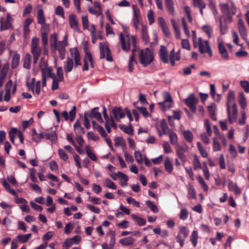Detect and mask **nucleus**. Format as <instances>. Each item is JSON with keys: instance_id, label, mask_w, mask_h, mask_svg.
Listing matches in <instances>:
<instances>
[{"instance_id": "obj_1", "label": "nucleus", "mask_w": 249, "mask_h": 249, "mask_svg": "<svg viewBox=\"0 0 249 249\" xmlns=\"http://www.w3.org/2000/svg\"><path fill=\"white\" fill-rule=\"evenodd\" d=\"M227 110L229 122L232 124L236 121L237 110L235 103L234 92L232 90L229 91L227 96Z\"/></svg>"}, {"instance_id": "obj_2", "label": "nucleus", "mask_w": 249, "mask_h": 249, "mask_svg": "<svg viewBox=\"0 0 249 249\" xmlns=\"http://www.w3.org/2000/svg\"><path fill=\"white\" fill-rule=\"evenodd\" d=\"M120 39L121 43L122 49L125 51H128L130 50V46L132 44V53H135L136 50V39L134 36H130L127 35L124 36L122 33L120 35Z\"/></svg>"}, {"instance_id": "obj_3", "label": "nucleus", "mask_w": 249, "mask_h": 249, "mask_svg": "<svg viewBox=\"0 0 249 249\" xmlns=\"http://www.w3.org/2000/svg\"><path fill=\"white\" fill-rule=\"evenodd\" d=\"M154 60V55L149 48L141 50L139 53V62L142 66L146 67L150 65Z\"/></svg>"}, {"instance_id": "obj_4", "label": "nucleus", "mask_w": 249, "mask_h": 249, "mask_svg": "<svg viewBox=\"0 0 249 249\" xmlns=\"http://www.w3.org/2000/svg\"><path fill=\"white\" fill-rule=\"evenodd\" d=\"M83 48L85 53V55L84 57V63L82 70L83 71H85L88 70L89 65H90L91 67H93V62L91 54L89 50L88 41H85L83 43Z\"/></svg>"}, {"instance_id": "obj_5", "label": "nucleus", "mask_w": 249, "mask_h": 249, "mask_svg": "<svg viewBox=\"0 0 249 249\" xmlns=\"http://www.w3.org/2000/svg\"><path fill=\"white\" fill-rule=\"evenodd\" d=\"M39 38L36 36L32 38L31 51L33 56L34 64H36L41 53V49L38 45Z\"/></svg>"}, {"instance_id": "obj_6", "label": "nucleus", "mask_w": 249, "mask_h": 249, "mask_svg": "<svg viewBox=\"0 0 249 249\" xmlns=\"http://www.w3.org/2000/svg\"><path fill=\"white\" fill-rule=\"evenodd\" d=\"M68 45L67 36L65 35L63 41H58L55 48H53L51 50L53 51H58L59 57L63 60L65 57L66 47Z\"/></svg>"}, {"instance_id": "obj_7", "label": "nucleus", "mask_w": 249, "mask_h": 249, "mask_svg": "<svg viewBox=\"0 0 249 249\" xmlns=\"http://www.w3.org/2000/svg\"><path fill=\"white\" fill-rule=\"evenodd\" d=\"M100 59L106 58V60L109 62L113 61L111 56L110 50L107 43L100 42L99 43Z\"/></svg>"}, {"instance_id": "obj_8", "label": "nucleus", "mask_w": 249, "mask_h": 249, "mask_svg": "<svg viewBox=\"0 0 249 249\" xmlns=\"http://www.w3.org/2000/svg\"><path fill=\"white\" fill-rule=\"evenodd\" d=\"M219 7L224 15H234L236 13V7L232 1H231L230 4L221 3L219 4Z\"/></svg>"}, {"instance_id": "obj_9", "label": "nucleus", "mask_w": 249, "mask_h": 249, "mask_svg": "<svg viewBox=\"0 0 249 249\" xmlns=\"http://www.w3.org/2000/svg\"><path fill=\"white\" fill-rule=\"evenodd\" d=\"M198 47L199 51L201 53H207L210 56L212 55V51L211 50L209 42L207 40H203L199 37L198 39Z\"/></svg>"}, {"instance_id": "obj_10", "label": "nucleus", "mask_w": 249, "mask_h": 249, "mask_svg": "<svg viewBox=\"0 0 249 249\" xmlns=\"http://www.w3.org/2000/svg\"><path fill=\"white\" fill-rule=\"evenodd\" d=\"M13 18L8 14L7 15L6 18H2L0 21V30H5L10 29L12 25Z\"/></svg>"}, {"instance_id": "obj_11", "label": "nucleus", "mask_w": 249, "mask_h": 249, "mask_svg": "<svg viewBox=\"0 0 249 249\" xmlns=\"http://www.w3.org/2000/svg\"><path fill=\"white\" fill-rule=\"evenodd\" d=\"M188 146L185 144L183 146H178L176 149L177 154L181 161L184 163L187 161L186 156L184 153L188 151Z\"/></svg>"}, {"instance_id": "obj_12", "label": "nucleus", "mask_w": 249, "mask_h": 249, "mask_svg": "<svg viewBox=\"0 0 249 249\" xmlns=\"http://www.w3.org/2000/svg\"><path fill=\"white\" fill-rule=\"evenodd\" d=\"M197 100L193 94H191L185 100L186 104L189 107L190 109L195 112L196 110V104Z\"/></svg>"}, {"instance_id": "obj_13", "label": "nucleus", "mask_w": 249, "mask_h": 249, "mask_svg": "<svg viewBox=\"0 0 249 249\" xmlns=\"http://www.w3.org/2000/svg\"><path fill=\"white\" fill-rule=\"evenodd\" d=\"M76 111V106H73L71 110L69 112V115L66 111H64L62 113V116L64 118L65 120H70V122H72L75 117Z\"/></svg>"}, {"instance_id": "obj_14", "label": "nucleus", "mask_w": 249, "mask_h": 249, "mask_svg": "<svg viewBox=\"0 0 249 249\" xmlns=\"http://www.w3.org/2000/svg\"><path fill=\"white\" fill-rule=\"evenodd\" d=\"M164 101L160 103L159 105L160 107L163 105L165 107L170 108L172 107V99L170 94L168 92H164L163 93Z\"/></svg>"}, {"instance_id": "obj_15", "label": "nucleus", "mask_w": 249, "mask_h": 249, "mask_svg": "<svg viewBox=\"0 0 249 249\" xmlns=\"http://www.w3.org/2000/svg\"><path fill=\"white\" fill-rule=\"evenodd\" d=\"M98 109L99 108L98 107L92 108L89 115V117L91 118H95L99 123H103L104 121L101 113L98 111Z\"/></svg>"}, {"instance_id": "obj_16", "label": "nucleus", "mask_w": 249, "mask_h": 249, "mask_svg": "<svg viewBox=\"0 0 249 249\" xmlns=\"http://www.w3.org/2000/svg\"><path fill=\"white\" fill-rule=\"evenodd\" d=\"M159 55L160 60L163 63L166 64L168 63L169 59L168 57L167 50L165 46H160Z\"/></svg>"}, {"instance_id": "obj_17", "label": "nucleus", "mask_w": 249, "mask_h": 249, "mask_svg": "<svg viewBox=\"0 0 249 249\" xmlns=\"http://www.w3.org/2000/svg\"><path fill=\"white\" fill-rule=\"evenodd\" d=\"M238 28L241 36L243 39L246 40L247 37V33L244 23L241 19L238 21Z\"/></svg>"}, {"instance_id": "obj_18", "label": "nucleus", "mask_w": 249, "mask_h": 249, "mask_svg": "<svg viewBox=\"0 0 249 249\" xmlns=\"http://www.w3.org/2000/svg\"><path fill=\"white\" fill-rule=\"evenodd\" d=\"M112 112L115 119L117 121L124 117L125 114L123 110L120 107H115L112 110Z\"/></svg>"}, {"instance_id": "obj_19", "label": "nucleus", "mask_w": 249, "mask_h": 249, "mask_svg": "<svg viewBox=\"0 0 249 249\" xmlns=\"http://www.w3.org/2000/svg\"><path fill=\"white\" fill-rule=\"evenodd\" d=\"M135 240L131 236L127 237L123 239H121L119 242L123 246H130L134 245Z\"/></svg>"}, {"instance_id": "obj_20", "label": "nucleus", "mask_w": 249, "mask_h": 249, "mask_svg": "<svg viewBox=\"0 0 249 249\" xmlns=\"http://www.w3.org/2000/svg\"><path fill=\"white\" fill-rule=\"evenodd\" d=\"M78 244V235H75L72 238L67 239L64 243L66 249H68L73 244Z\"/></svg>"}, {"instance_id": "obj_21", "label": "nucleus", "mask_w": 249, "mask_h": 249, "mask_svg": "<svg viewBox=\"0 0 249 249\" xmlns=\"http://www.w3.org/2000/svg\"><path fill=\"white\" fill-rule=\"evenodd\" d=\"M132 7L133 10V22H140V19L141 18V14L140 10L139 9L138 7L135 5H133Z\"/></svg>"}, {"instance_id": "obj_22", "label": "nucleus", "mask_w": 249, "mask_h": 249, "mask_svg": "<svg viewBox=\"0 0 249 249\" xmlns=\"http://www.w3.org/2000/svg\"><path fill=\"white\" fill-rule=\"evenodd\" d=\"M218 49L219 53L222 57L226 60L228 59L229 54L228 53V52L226 49L225 48V46L221 42L218 43Z\"/></svg>"}, {"instance_id": "obj_23", "label": "nucleus", "mask_w": 249, "mask_h": 249, "mask_svg": "<svg viewBox=\"0 0 249 249\" xmlns=\"http://www.w3.org/2000/svg\"><path fill=\"white\" fill-rule=\"evenodd\" d=\"M165 5L168 12L174 15L175 14V8L173 0H165Z\"/></svg>"}, {"instance_id": "obj_24", "label": "nucleus", "mask_w": 249, "mask_h": 249, "mask_svg": "<svg viewBox=\"0 0 249 249\" xmlns=\"http://www.w3.org/2000/svg\"><path fill=\"white\" fill-rule=\"evenodd\" d=\"M228 187L230 191L234 192L236 195H240L241 193V190L238 187L237 184L233 183L231 180H229Z\"/></svg>"}, {"instance_id": "obj_25", "label": "nucleus", "mask_w": 249, "mask_h": 249, "mask_svg": "<svg viewBox=\"0 0 249 249\" xmlns=\"http://www.w3.org/2000/svg\"><path fill=\"white\" fill-rule=\"evenodd\" d=\"M141 36L142 40L147 43L149 41V36L147 32V28L145 25H142L141 29Z\"/></svg>"}, {"instance_id": "obj_26", "label": "nucleus", "mask_w": 249, "mask_h": 249, "mask_svg": "<svg viewBox=\"0 0 249 249\" xmlns=\"http://www.w3.org/2000/svg\"><path fill=\"white\" fill-rule=\"evenodd\" d=\"M73 67V60L72 59L68 58L64 62V68L65 72H70Z\"/></svg>"}, {"instance_id": "obj_27", "label": "nucleus", "mask_w": 249, "mask_h": 249, "mask_svg": "<svg viewBox=\"0 0 249 249\" xmlns=\"http://www.w3.org/2000/svg\"><path fill=\"white\" fill-rule=\"evenodd\" d=\"M85 151L88 155V156L92 160L96 161L97 160V158L95 154L93 153L92 150L90 147V146L89 145H86L85 147Z\"/></svg>"}, {"instance_id": "obj_28", "label": "nucleus", "mask_w": 249, "mask_h": 249, "mask_svg": "<svg viewBox=\"0 0 249 249\" xmlns=\"http://www.w3.org/2000/svg\"><path fill=\"white\" fill-rule=\"evenodd\" d=\"M164 165L166 172L171 173L173 171V166L169 157L165 158Z\"/></svg>"}, {"instance_id": "obj_29", "label": "nucleus", "mask_w": 249, "mask_h": 249, "mask_svg": "<svg viewBox=\"0 0 249 249\" xmlns=\"http://www.w3.org/2000/svg\"><path fill=\"white\" fill-rule=\"evenodd\" d=\"M20 60V55L19 54H15L12 58L11 68L15 69L18 67L19 65Z\"/></svg>"}, {"instance_id": "obj_30", "label": "nucleus", "mask_w": 249, "mask_h": 249, "mask_svg": "<svg viewBox=\"0 0 249 249\" xmlns=\"http://www.w3.org/2000/svg\"><path fill=\"white\" fill-rule=\"evenodd\" d=\"M131 217L136 223H137V224L139 225L140 226H143L146 223V221L145 219L142 217H139L136 214H131Z\"/></svg>"}, {"instance_id": "obj_31", "label": "nucleus", "mask_w": 249, "mask_h": 249, "mask_svg": "<svg viewBox=\"0 0 249 249\" xmlns=\"http://www.w3.org/2000/svg\"><path fill=\"white\" fill-rule=\"evenodd\" d=\"M57 35L56 33L52 34L50 36V47L52 49L53 48H55L56 44H58V41H57Z\"/></svg>"}, {"instance_id": "obj_32", "label": "nucleus", "mask_w": 249, "mask_h": 249, "mask_svg": "<svg viewBox=\"0 0 249 249\" xmlns=\"http://www.w3.org/2000/svg\"><path fill=\"white\" fill-rule=\"evenodd\" d=\"M220 31L222 35L226 34L228 32V27L226 23L223 22L222 20V17L219 18Z\"/></svg>"}, {"instance_id": "obj_33", "label": "nucleus", "mask_w": 249, "mask_h": 249, "mask_svg": "<svg viewBox=\"0 0 249 249\" xmlns=\"http://www.w3.org/2000/svg\"><path fill=\"white\" fill-rule=\"evenodd\" d=\"M182 134L185 139L189 142H192L193 141V135L189 130H183L182 131Z\"/></svg>"}, {"instance_id": "obj_34", "label": "nucleus", "mask_w": 249, "mask_h": 249, "mask_svg": "<svg viewBox=\"0 0 249 249\" xmlns=\"http://www.w3.org/2000/svg\"><path fill=\"white\" fill-rule=\"evenodd\" d=\"M119 127L125 133L129 135H133V130L131 125L129 126H125L124 124H119Z\"/></svg>"}, {"instance_id": "obj_35", "label": "nucleus", "mask_w": 249, "mask_h": 249, "mask_svg": "<svg viewBox=\"0 0 249 249\" xmlns=\"http://www.w3.org/2000/svg\"><path fill=\"white\" fill-rule=\"evenodd\" d=\"M136 64V61L135 59V53H132V55L130 57L128 62V71L132 72L133 70L134 65Z\"/></svg>"}, {"instance_id": "obj_36", "label": "nucleus", "mask_w": 249, "mask_h": 249, "mask_svg": "<svg viewBox=\"0 0 249 249\" xmlns=\"http://www.w3.org/2000/svg\"><path fill=\"white\" fill-rule=\"evenodd\" d=\"M238 101L242 108L244 109L247 105L246 100L243 92H241L238 95Z\"/></svg>"}, {"instance_id": "obj_37", "label": "nucleus", "mask_w": 249, "mask_h": 249, "mask_svg": "<svg viewBox=\"0 0 249 249\" xmlns=\"http://www.w3.org/2000/svg\"><path fill=\"white\" fill-rule=\"evenodd\" d=\"M187 190L188 198L189 199L195 198L196 197V193L193 186L191 185H188Z\"/></svg>"}, {"instance_id": "obj_38", "label": "nucleus", "mask_w": 249, "mask_h": 249, "mask_svg": "<svg viewBox=\"0 0 249 249\" xmlns=\"http://www.w3.org/2000/svg\"><path fill=\"white\" fill-rule=\"evenodd\" d=\"M69 23L71 27L75 30H77V24L76 20V17L73 15H70L69 16Z\"/></svg>"}, {"instance_id": "obj_39", "label": "nucleus", "mask_w": 249, "mask_h": 249, "mask_svg": "<svg viewBox=\"0 0 249 249\" xmlns=\"http://www.w3.org/2000/svg\"><path fill=\"white\" fill-rule=\"evenodd\" d=\"M46 138L53 142H55L57 140V136L54 131H52L50 133L45 134Z\"/></svg>"}, {"instance_id": "obj_40", "label": "nucleus", "mask_w": 249, "mask_h": 249, "mask_svg": "<svg viewBox=\"0 0 249 249\" xmlns=\"http://www.w3.org/2000/svg\"><path fill=\"white\" fill-rule=\"evenodd\" d=\"M31 55L30 54L27 53L25 55L24 59V63H23V67L24 68L29 69L30 68L31 66Z\"/></svg>"}, {"instance_id": "obj_41", "label": "nucleus", "mask_w": 249, "mask_h": 249, "mask_svg": "<svg viewBox=\"0 0 249 249\" xmlns=\"http://www.w3.org/2000/svg\"><path fill=\"white\" fill-rule=\"evenodd\" d=\"M37 22L39 24H42L45 22V18L44 16L43 10L40 9L37 15Z\"/></svg>"}, {"instance_id": "obj_42", "label": "nucleus", "mask_w": 249, "mask_h": 249, "mask_svg": "<svg viewBox=\"0 0 249 249\" xmlns=\"http://www.w3.org/2000/svg\"><path fill=\"white\" fill-rule=\"evenodd\" d=\"M82 22L83 29L90 31V27H89V21L87 16L82 17Z\"/></svg>"}, {"instance_id": "obj_43", "label": "nucleus", "mask_w": 249, "mask_h": 249, "mask_svg": "<svg viewBox=\"0 0 249 249\" xmlns=\"http://www.w3.org/2000/svg\"><path fill=\"white\" fill-rule=\"evenodd\" d=\"M70 53L75 60V65H78V49L76 47L70 49Z\"/></svg>"}, {"instance_id": "obj_44", "label": "nucleus", "mask_w": 249, "mask_h": 249, "mask_svg": "<svg viewBox=\"0 0 249 249\" xmlns=\"http://www.w3.org/2000/svg\"><path fill=\"white\" fill-rule=\"evenodd\" d=\"M31 236V234H26L25 235H18L17 236V239L21 243H24L26 242Z\"/></svg>"}, {"instance_id": "obj_45", "label": "nucleus", "mask_w": 249, "mask_h": 249, "mask_svg": "<svg viewBox=\"0 0 249 249\" xmlns=\"http://www.w3.org/2000/svg\"><path fill=\"white\" fill-rule=\"evenodd\" d=\"M193 164L194 169L196 170L201 168L200 162L196 155L194 156V160L193 161Z\"/></svg>"}, {"instance_id": "obj_46", "label": "nucleus", "mask_w": 249, "mask_h": 249, "mask_svg": "<svg viewBox=\"0 0 249 249\" xmlns=\"http://www.w3.org/2000/svg\"><path fill=\"white\" fill-rule=\"evenodd\" d=\"M90 31L91 34V39L93 43H95L97 39L96 37V30L95 25L93 24L91 25L90 28Z\"/></svg>"}, {"instance_id": "obj_47", "label": "nucleus", "mask_w": 249, "mask_h": 249, "mask_svg": "<svg viewBox=\"0 0 249 249\" xmlns=\"http://www.w3.org/2000/svg\"><path fill=\"white\" fill-rule=\"evenodd\" d=\"M198 234L196 231H194L191 235L190 240L192 242L193 246L196 247L197 243Z\"/></svg>"}, {"instance_id": "obj_48", "label": "nucleus", "mask_w": 249, "mask_h": 249, "mask_svg": "<svg viewBox=\"0 0 249 249\" xmlns=\"http://www.w3.org/2000/svg\"><path fill=\"white\" fill-rule=\"evenodd\" d=\"M145 204L154 213H156L158 212V209L157 207L151 201H150V200L146 201Z\"/></svg>"}, {"instance_id": "obj_49", "label": "nucleus", "mask_w": 249, "mask_h": 249, "mask_svg": "<svg viewBox=\"0 0 249 249\" xmlns=\"http://www.w3.org/2000/svg\"><path fill=\"white\" fill-rule=\"evenodd\" d=\"M170 142L172 144H176L178 142L177 135L173 131L169 132V133Z\"/></svg>"}, {"instance_id": "obj_50", "label": "nucleus", "mask_w": 249, "mask_h": 249, "mask_svg": "<svg viewBox=\"0 0 249 249\" xmlns=\"http://www.w3.org/2000/svg\"><path fill=\"white\" fill-rule=\"evenodd\" d=\"M93 130L98 131L103 137L106 136V132L101 125L97 124L96 126L93 128Z\"/></svg>"}, {"instance_id": "obj_51", "label": "nucleus", "mask_w": 249, "mask_h": 249, "mask_svg": "<svg viewBox=\"0 0 249 249\" xmlns=\"http://www.w3.org/2000/svg\"><path fill=\"white\" fill-rule=\"evenodd\" d=\"M87 138L89 140L97 141L99 140V137L95 135L92 131H89L87 133Z\"/></svg>"}, {"instance_id": "obj_52", "label": "nucleus", "mask_w": 249, "mask_h": 249, "mask_svg": "<svg viewBox=\"0 0 249 249\" xmlns=\"http://www.w3.org/2000/svg\"><path fill=\"white\" fill-rule=\"evenodd\" d=\"M134 156L138 164H142V156L139 151H135Z\"/></svg>"}, {"instance_id": "obj_53", "label": "nucleus", "mask_w": 249, "mask_h": 249, "mask_svg": "<svg viewBox=\"0 0 249 249\" xmlns=\"http://www.w3.org/2000/svg\"><path fill=\"white\" fill-rule=\"evenodd\" d=\"M184 12L188 19L190 23H192L193 19H192V18L191 16V12L190 8L188 6H185L184 7Z\"/></svg>"}, {"instance_id": "obj_54", "label": "nucleus", "mask_w": 249, "mask_h": 249, "mask_svg": "<svg viewBox=\"0 0 249 249\" xmlns=\"http://www.w3.org/2000/svg\"><path fill=\"white\" fill-rule=\"evenodd\" d=\"M105 184L106 186L108 188L112 189H116L117 188L115 183L109 179H106L105 180Z\"/></svg>"}, {"instance_id": "obj_55", "label": "nucleus", "mask_w": 249, "mask_h": 249, "mask_svg": "<svg viewBox=\"0 0 249 249\" xmlns=\"http://www.w3.org/2000/svg\"><path fill=\"white\" fill-rule=\"evenodd\" d=\"M193 5L195 7L199 8L201 6L203 7L206 5L203 0H192Z\"/></svg>"}, {"instance_id": "obj_56", "label": "nucleus", "mask_w": 249, "mask_h": 249, "mask_svg": "<svg viewBox=\"0 0 249 249\" xmlns=\"http://www.w3.org/2000/svg\"><path fill=\"white\" fill-rule=\"evenodd\" d=\"M105 121H106V123H105L106 124H108V125H109V126H111L114 129H117V126L116 124H115L114 120H113L112 117H110L109 118H108Z\"/></svg>"}, {"instance_id": "obj_57", "label": "nucleus", "mask_w": 249, "mask_h": 249, "mask_svg": "<svg viewBox=\"0 0 249 249\" xmlns=\"http://www.w3.org/2000/svg\"><path fill=\"white\" fill-rule=\"evenodd\" d=\"M240 86L246 92L249 93V82L246 80L241 81Z\"/></svg>"}, {"instance_id": "obj_58", "label": "nucleus", "mask_w": 249, "mask_h": 249, "mask_svg": "<svg viewBox=\"0 0 249 249\" xmlns=\"http://www.w3.org/2000/svg\"><path fill=\"white\" fill-rule=\"evenodd\" d=\"M213 150L214 151H218L221 150L220 143L215 138H213Z\"/></svg>"}, {"instance_id": "obj_59", "label": "nucleus", "mask_w": 249, "mask_h": 249, "mask_svg": "<svg viewBox=\"0 0 249 249\" xmlns=\"http://www.w3.org/2000/svg\"><path fill=\"white\" fill-rule=\"evenodd\" d=\"M147 18L150 25H151L155 22L154 13L152 10L148 11L147 13Z\"/></svg>"}, {"instance_id": "obj_60", "label": "nucleus", "mask_w": 249, "mask_h": 249, "mask_svg": "<svg viewBox=\"0 0 249 249\" xmlns=\"http://www.w3.org/2000/svg\"><path fill=\"white\" fill-rule=\"evenodd\" d=\"M197 179L199 184L203 187L204 190L205 191H207L208 190V187L205 182L204 181L203 178L201 176H198L197 177Z\"/></svg>"}, {"instance_id": "obj_61", "label": "nucleus", "mask_w": 249, "mask_h": 249, "mask_svg": "<svg viewBox=\"0 0 249 249\" xmlns=\"http://www.w3.org/2000/svg\"><path fill=\"white\" fill-rule=\"evenodd\" d=\"M35 82V78H33L30 83L29 82L26 83V86L29 90H31L33 92H34Z\"/></svg>"}, {"instance_id": "obj_62", "label": "nucleus", "mask_w": 249, "mask_h": 249, "mask_svg": "<svg viewBox=\"0 0 249 249\" xmlns=\"http://www.w3.org/2000/svg\"><path fill=\"white\" fill-rule=\"evenodd\" d=\"M189 234V231L187 230L186 227H182L180 228L179 230V234L180 235H182L184 238H186Z\"/></svg>"}, {"instance_id": "obj_63", "label": "nucleus", "mask_w": 249, "mask_h": 249, "mask_svg": "<svg viewBox=\"0 0 249 249\" xmlns=\"http://www.w3.org/2000/svg\"><path fill=\"white\" fill-rule=\"evenodd\" d=\"M203 30L208 35L209 37H211L212 29L209 25H204L202 27Z\"/></svg>"}, {"instance_id": "obj_64", "label": "nucleus", "mask_w": 249, "mask_h": 249, "mask_svg": "<svg viewBox=\"0 0 249 249\" xmlns=\"http://www.w3.org/2000/svg\"><path fill=\"white\" fill-rule=\"evenodd\" d=\"M58 153L60 158L62 160H67V159H68V157L67 155L66 154V153L65 152V151L63 149H58Z\"/></svg>"}]
</instances>
